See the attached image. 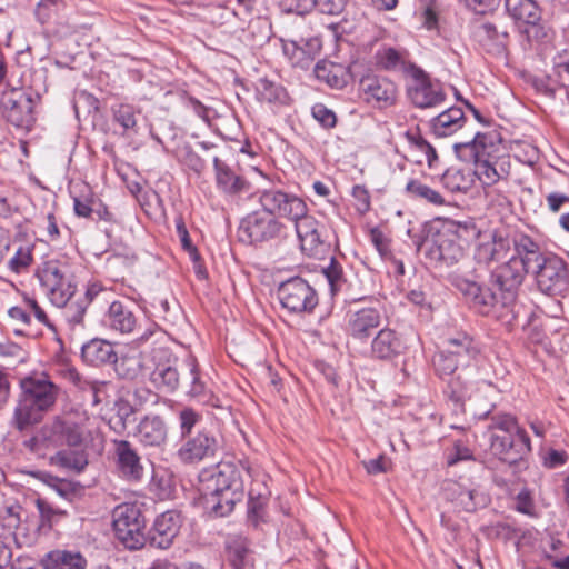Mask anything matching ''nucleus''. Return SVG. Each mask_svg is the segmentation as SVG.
I'll use <instances>...</instances> for the list:
<instances>
[{
	"mask_svg": "<svg viewBox=\"0 0 569 569\" xmlns=\"http://www.w3.org/2000/svg\"><path fill=\"white\" fill-rule=\"evenodd\" d=\"M241 471L244 470L232 462H220L213 469L200 472L199 491L206 507L217 516L229 515L234 505L242 500L244 479Z\"/></svg>",
	"mask_w": 569,
	"mask_h": 569,
	"instance_id": "nucleus-1",
	"label": "nucleus"
},
{
	"mask_svg": "<svg viewBox=\"0 0 569 569\" xmlns=\"http://www.w3.org/2000/svg\"><path fill=\"white\" fill-rule=\"evenodd\" d=\"M20 388L13 423L22 431L41 421L57 399V387L43 375H30L20 380Z\"/></svg>",
	"mask_w": 569,
	"mask_h": 569,
	"instance_id": "nucleus-2",
	"label": "nucleus"
},
{
	"mask_svg": "<svg viewBox=\"0 0 569 569\" xmlns=\"http://www.w3.org/2000/svg\"><path fill=\"white\" fill-rule=\"evenodd\" d=\"M492 148L491 137L479 132L471 141L455 144L456 153L461 160L473 162L472 176L477 177L483 187H492L506 174L503 170H498L497 161L492 160Z\"/></svg>",
	"mask_w": 569,
	"mask_h": 569,
	"instance_id": "nucleus-3",
	"label": "nucleus"
},
{
	"mask_svg": "<svg viewBox=\"0 0 569 569\" xmlns=\"http://www.w3.org/2000/svg\"><path fill=\"white\" fill-rule=\"evenodd\" d=\"M77 419L73 421V471H81L90 457L101 453L104 440L96 417L83 412L78 413Z\"/></svg>",
	"mask_w": 569,
	"mask_h": 569,
	"instance_id": "nucleus-4",
	"label": "nucleus"
},
{
	"mask_svg": "<svg viewBox=\"0 0 569 569\" xmlns=\"http://www.w3.org/2000/svg\"><path fill=\"white\" fill-rule=\"evenodd\" d=\"M470 232L467 224L447 221L427 240L428 256L431 260L452 264L463 256L462 240Z\"/></svg>",
	"mask_w": 569,
	"mask_h": 569,
	"instance_id": "nucleus-5",
	"label": "nucleus"
},
{
	"mask_svg": "<svg viewBox=\"0 0 569 569\" xmlns=\"http://www.w3.org/2000/svg\"><path fill=\"white\" fill-rule=\"evenodd\" d=\"M112 525L116 537L128 549H140L146 543L143 533L144 519L137 505L122 503L112 512Z\"/></svg>",
	"mask_w": 569,
	"mask_h": 569,
	"instance_id": "nucleus-6",
	"label": "nucleus"
},
{
	"mask_svg": "<svg viewBox=\"0 0 569 569\" xmlns=\"http://www.w3.org/2000/svg\"><path fill=\"white\" fill-rule=\"evenodd\" d=\"M407 74V94L417 108H435L446 100L442 84L438 80L431 79L421 68L409 64Z\"/></svg>",
	"mask_w": 569,
	"mask_h": 569,
	"instance_id": "nucleus-7",
	"label": "nucleus"
},
{
	"mask_svg": "<svg viewBox=\"0 0 569 569\" xmlns=\"http://www.w3.org/2000/svg\"><path fill=\"white\" fill-rule=\"evenodd\" d=\"M4 119L22 131H30L36 118L31 93L23 88H9L0 100Z\"/></svg>",
	"mask_w": 569,
	"mask_h": 569,
	"instance_id": "nucleus-8",
	"label": "nucleus"
},
{
	"mask_svg": "<svg viewBox=\"0 0 569 569\" xmlns=\"http://www.w3.org/2000/svg\"><path fill=\"white\" fill-rule=\"evenodd\" d=\"M258 201L271 216L291 222L308 211L307 203L300 197L276 188L259 191Z\"/></svg>",
	"mask_w": 569,
	"mask_h": 569,
	"instance_id": "nucleus-9",
	"label": "nucleus"
},
{
	"mask_svg": "<svg viewBox=\"0 0 569 569\" xmlns=\"http://www.w3.org/2000/svg\"><path fill=\"white\" fill-rule=\"evenodd\" d=\"M40 280L48 289L52 305L63 308L71 299V271L67 262L49 261L40 273Z\"/></svg>",
	"mask_w": 569,
	"mask_h": 569,
	"instance_id": "nucleus-10",
	"label": "nucleus"
},
{
	"mask_svg": "<svg viewBox=\"0 0 569 569\" xmlns=\"http://www.w3.org/2000/svg\"><path fill=\"white\" fill-rule=\"evenodd\" d=\"M281 306L292 313L310 312L318 303L313 288L302 278L282 282L278 289Z\"/></svg>",
	"mask_w": 569,
	"mask_h": 569,
	"instance_id": "nucleus-11",
	"label": "nucleus"
},
{
	"mask_svg": "<svg viewBox=\"0 0 569 569\" xmlns=\"http://www.w3.org/2000/svg\"><path fill=\"white\" fill-rule=\"evenodd\" d=\"M476 355L472 339L466 335L447 341V348L433 358V366L440 377H452L459 365H465Z\"/></svg>",
	"mask_w": 569,
	"mask_h": 569,
	"instance_id": "nucleus-12",
	"label": "nucleus"
},
{
	"mask_svg": "<svg viewBox=\"0 0 569 569\" xmlns=\"http://www.w3.org/2000/svg\"><path fill=\"white\" fill-rule=\"evenodd\" d=\"M528 272H531V268L522 261L521 257H511L492 272L496 284L503 292L502 307L508 308L512 306L516 300V290L520 287Z\"/></svg>",
	"mask_w": 569,
	"mask_h": 569,
	"instance_id": "nucleus-13",
	"label": "nucleus"
},
{
	"mask_svg": "<svg viewBox=\"0 0 569 569\" xmlns=\"http://www.w3.org/2000/svg\"><path fill=\"white\" fill-rule=\"evenodd\" d=\"M539 289L547 295H555L566 288L568 269L566 262L557 256H545L531 268Z\"/></svg>",
	"mask_w": 569,
	"mask_h": 569,
	"instance_id": "nucleus-14",
	"label": "nucleus"
},
{
	"mask_svg": "<svg viewBox=\"0 0 569 569\" xmlns=\"http://www.w3.org/2000/svg\"><path fill=\"white\" fill-rule=\"evenodd\" d=\"M240 230L251 243L269 241L286 233L287 227L267 211H254L248 214Z\"/></svg>",
	"mask_w": 569,
	"mask_h": 569,
	"instance_id": "nucleus-15",
	"label": "nucleus"
},
{
	"mask_svg": "<svg viewBox=\"0 0 569 569\" xmlns=\"http://www.w3.org/2000/svg\"><path fill=\"white\" fill-rule=\"evenodd\" d=\"M359 90L367 103L380 109L393 106L399 94L393 81L373 73L366 74L360 79Z\"/></svg>",
	"mask_w": 569,
	"mask_h": 569,
	"instance_id": "nucleus-16",
	"label": "nucleus"
},
{
	"mask_svg": "<svg viewBox=\"0 0 569 569\" xmlns=\"http://www.w3.org/2000/svg\"><path fill=\"white\" fill-rule=\"evenodd\" d=\"M247 478L251 479L249 488L248 518L252 525L258 526L264 520L266 507L270 491L267 487V475L251 465H242Z\"/></svg>",
	"mask_w": 569,
	"mask_h": 569,
	"instance_id": "nucleus-17",
	"label": "nucleus"
},
{
	"mask_svg": "<svg viewBox=\"0 0 569 569\" xmlns=\"http://www.w3.org/2000/svg\"><path fill=\"white\" fill-rule=\"evenodd\" d=\"M218 439L207 431H199L186 438L177 451L178 459L184 465H198L216 456Z\"/></svg>",
	"mask_w": 569,
	"mask_h": 569,
	"instance_id": "nucleus-18",
	"label": "nucleus"
},
{
	"mask_svg": "<svg viewBox=\"0 0 569 569\" xmlns=\"http://www.w3.org/2000/svg\"><path fill=\"white\" fill-rule=\"evenodd\" d=\"M491 452L500 460L513 463L521 456L530 451V439L527 432L516 433H492L490 436Z\"/></svg>",
	"mask_w": 569,
	"mask_h": 569,
	"instance_id": "nucleus-19",
	"label": "nucleus"
},
{
	"mask_svg": "<svg viewBox=\"0 0 569 569\" xmlns=\"http://www.w3.org/2000/svg\"><path fill=\"white\" fill-rule=\"evenodd\" d=\"M112 445L114 463L120 477L132 482L140 481L144 468L133 446L127 440H113Z\"/></svg>",
	"mask_w": 569,
	"mask_h": 569,
	"instance_id": "nucleus-20",
	"label": "nucleus"
},
{
	"mask_svg": "<svg viewBox=\"0 0 569 569\" xmlns=\"http://www.w3.org/2000/svg\"><path fill=\"white\" fill-rule=\"evenodd\" d=\"M182 525L181 516L169 510L158 516L149 530V542L158 549H168L177 538Z\"/></svg>",
	"mask_w": 569,
	"mask_h": 569,
	"instance_id": "nucleus-21",
	"label": "nucleus"
},
{
	"mask_svg": "<svg viewBox=\"0 0 569 569\" xmlns=\"http://www.w3.org/2000/svg\"><path fill=\"white\" fill-rule=\"evenodd\" d=\"M381 323V315L375 308H362L350 311L347 319V330L355 339H367L371 331Z\"/></svg>",
	"mask_w": 569,
	"mask_h": 569,
	"instance_id": "nucleus-22",
	"label": "nucleus"
},
{
	"mask_svg": "<svg viewBox=\"0 0 569 569\" xmlns=\"http://www.w3.org/2000/svg\"><path fill=\"white\" fill-rule=\"evenodd\" d=\"M459 289L467 298L471 308L481 315H489L499 305L496 293L476 282L463 280L459 284Z\"/></svg>",
	"mask_w": 569,
	"mask_h": 569,
	"instance_id": "nucleus-23",
	"label": "nucleus"
},
{
	"mask_svg": "<svg viewBox=\"0 0 569 569\" xmlns=\"http://www.w3.org/2000/svg\"><path fill=\"white\" fill-rule=\"evenodd\" d=\"M403 345L397 332L389 328L379 330L371 341V357L379 360H391L399 356Z\"/></svg>",
	"mask_w": 569,
	"mask_h": 569,
	"instance_id": "nucleus-24",
	"label": "nucleus"
},
{
	"mask_svg": "<svg viewBox=\"0 0 569 569\" xmlns=\"http://www.w3.org/2000/svg\"><path fill=\"white\" fill-rule=\"evenodd\" d=\"M106 323L117 332L131 333L137 327L138 318L130 305L113 301L106 315Z\"/></svg>",
	"mask_w": 569,
	"mask_h": 569,
	"instance_id": "nucleus-25",
	"label": "nucleus"
},
{
	"mask_svg": "<svg viewBox=\"0 0 569 569\" xmlns=\"http://www.w3.org/2000/svg\"><path fill=\"white\" fill-rule=\"evenodd\" d=\"M292 222L300 240L301 249L308 253H313L322 243L318 221L312 216H309L307 211L301 218Z\"/></svg>",
	"mask_w": 569,
	"mask_h": 569,
	"instance_id": "nucleus-26",
	"label": "nucleus"
},
{
	"mask_svg": "<svg viewBox=\"0 0 569 569\" xmlns=\"http://www.w3.org/2000/svg\"><path fill=\"white\" fill-rule=\"evenodd\" d=\"M181 377L183 382L188 386V393L192 398H197L201 401H209L211 397L210 390L207 388L206 382L202 380L199 372L197 360L189 356L184 359Z\"/></svg>",
	"mask_w": 569,
	"mask_h": 569,
	"instance_id": "nucleus-27",
	"label": "nucleus"
},
{
	"mask_svg": "<svg viewBox=\"0 0 569 569\" xmlns=\"http://www.w3.org/2000/svg\"><path fill=\"white\" fill-rule=\"evenodd\" d=\"M448 498H450L457 507L467 512L476 511L480 507H485L488 498L477 489L466 488L459 483L452 482L447 489Z\"/></svg>",
	"mask_w": 569,
	"mask_h": 569,
	"instance_id": "nucleus-28",
	"label": "nucleus"
},
{
	"mask_svg": "<svg viewBox=\"0 0 569 569\" xmlns=\"http://www.w3.org/2000/svg\"><path fill=\"white\" fill-rule=\"evenodd\" d=\"M466 122L462 109L451 107L431 120V129L437 137H449L462 129Z\"/></svg>",
	"mask_w": 569,
	"mask_h": 569,
	"instance_id": "nucleus-29",
	"label": "nucleus"
},
{
	"mask_svg": "<svg viewBox=\"0 0 569 569\" xmlns=\"http://www.w3.org/2000/svg\"><path fill=\"white\" fill-rule=\"evenodd\" d=\"M136 436L142 445L158 447L167 439V428L160 417L148 416L139 422Z\"/></svg>",
	"mask_w": 569,
	"mask_h": 569,
	"instance_id": "nucleus-30",
	"label": "nucleus"
},
{
	"mask_svg": "<svg viewBox=\"0 0 569 569\" xmlns=\"http://www.w3.org/2000/svg\"><path fill=\"white\" fill-rule=\"evenodd\" d=\"M216 182L220 190L228 194H238L248 189L247 181L236 174L220 158H213Z\"/></svg>",
	"mask_w": 569,
	"mask_h": 569,
	"instance_id": "nucleus-31",
	"label": "nucleus"
},
{
	"mask_svg": "<svg viewBox=\"0 0 569 569\" xmlns=\"http://www.w3.org/2000/svg\"><path fill=\"white\" fill-rule=\"evenodd\" d=\"M508 14L520 24L536 26L541 18L535 0H505Z\"/></svg>",
	"mask_w": 569,
	"mask_h": 569,
	"instance_id": "nucleus-32",
	"label": "nucleus"
},
{
	"mask_svg": "<svg viewBox=\"0 0 569 569\" xmlns=\"http://www.w3.org/2000/svg\"><path fill=\"white\" fill-rule=\"evenodd\" d=\"M315 74L318 80L326 82L331 88H343L350 78L346 67L330 61H320L315 66Z\"/></svg>",
	"mask_w": 569,
	"mask_h": 569,
	"instance_id": "nucleus-33",
	"label": "nucleus"
},
{
	"mask_svg": "<svg viewBox=\"0 0 569 569\" xmlns=\"http://www.w3.org/2000/svg\"><path fill=\"white\" fill-rule=\"evenodd\" d=\"M81 357L86 362L94 366L117 360L112 345L101 339H92L83 345Z\"/></svg>",
	"mask_w": 569,
	"mask_h": 569,
	"instance_id": "nucleus-34",
	"label": "nucleus"
},
{
	"mask_svg": "<svg viewBox=\"0 0 569 569\" xmlns=\"http://www.w3.org/2000/svg\"><path fill=\"white\" fill-rule=\"evenodd\" d=\"M181 373L177 368L162 363L158 365L150 375L152 385L164 392H172L179 386Z\"/></svg>",
	"mask_w": 569,
	"mask_h": 569,
	"instance_id": "nucleus-35",
	"label": "nucleus"
},
{
	"mask_svg": "<svg viewBox=\"0 0 569 569\" xmlns=\"http://www.w3.org/2000/svg\"><path fill=\"white\" fill-rule=\"evenodd\" d=\"M318 46V40H310L306 43V49L298 41L295 40H286L283 41V52L284 54L292 61L293 66H298L302 69H307L312 63L311 49Z\"/></svg>",
	"mask_w": 569,
	"mask_h": 569,
	"instance_id": "nucleus-36",
	"label": "nucleus"
},
{
	"mask_svg": "<svg viewBox=\"0 0 569 569\" xmlns=\"http://www.w3.org/2000/svg\"><path fill=\"white\" fill-rule=\"evenodd\" d=\"M509 249V243L502 238H491L481 242L476 250V259L481 263H489L503 258Z\"/></svg>",
	"mask_w": 569,
	"mask_h": 569,
	"instance_id": "nucleus-37",
	"label": "nucleus"
},
{
	"mask_svg": "<svg viewBox=\"0 0 569 569\" xmlns=\"http://www.w3.org/2000/svg\"><path fill=\"white\" fill-rule=\"evenodd\" d=\"M443 187L451 192H467L473 183V176L470 171L451 167L441 177Z\"/></svg>",
	"mask_w": 569,
	"mask_h": 569,
	"instance_id": "nucleus-38",
	"label": "nucleus"
},
{
	"mask_svg": "<svg viewBox=\"0 0 569 569\" xmlns=\"http://www.w3.org/2000/svg\"><path fill=\"white\" fill-rule=\"evenodd\" d=\"M472 387L462 373L452 376L447 381L446 395L458 407L462 408L467 400L472 399Z\"/></svg>",
	"mask_w": 569,
	"mask_h": 569,
	"instance_id": "nucleus-39",
	"label": "nucleus"
},
{
	"mask_svg": "<svg viewBox=\"0 0 569 569\" xmlns=\"http://www.w3.org/2000/svg\"><path fill=\"white\" fill-rule=\"evenodd\" d=\"M259 101L269 104H284L288 101L286 89L277 82L268 79H260L256 86Z\"/></svg>",
	"mask_w": 569,
	"mask_h": 569,
	"instance_id": "nucleus-40",
	"label": "nucleus"
},
{
	"mask_svg": "<svg viewBox=\"0 0 569 569\" xmlns=\"http://www.w3.org/2000/svg\"><path fill=\"white\" fill-rule=\"evenodd\" d=\"M134 412L133 407L123 398L113 401L111 413L107 417L109 427L117 433H122L127 428V420Z\"/></svg>",
	"mask_w": 569,
	"mask_h": 569,
	"instance_id": "nucleus-41",
	"label": "nucleus"
},
{
	"mask_svg": "<svg viewBox=\"0 0 569 569\" xmlns=\"http://www.w3.org/2000/svg\"><path fill=\"white\" fill-rule=\"evenodd\" d=\"M377 63L386 70H406L409 66H406L407 52L397 50L395 48H382L377 54Z\"/></svg>",
	"mask_w": 569,
	"mask_h": 569,
	"instance_id": "nucleus-42",
	"label": "nucleus"
},
{
	"mask_svg": "<svg viewBox=\"0 0 569 569\" xmlns=\"http://www.w3.org/2000/svg\"><path fill=\"white\" fill-rule=\"evenodd\" d=\"M73 209L78 217L93 218V214H96L98 219H101L106 211L100 200L94 198L91 191L87 196L73 198Z\"/></svg>",
	"mask_w": 569,
	"mask_h": 569,
	"instance_id": "nucleus-43",
	"label": "nucleus"
},
{
	"mask_svg": "<svg viewBox=\"0 0 569 569\" xmlns=\"http://www.w3.org/2000/svg\"><path fill=\"white\" fill-rule=\"evenodd\" d=\"M515 257H521L522 261L530 268H533L545 256L539 251V246L527 236L519 237L516 242Z\"/></svg>",
	"mask_w": 569,
	"mask_h": 569,
	"instance_id": "nucleus-44",
	"label": "nucleus"
},
{
	"mask_svg": "<svg viewBox=\"0 0 569 569\" xmlns=\"http://www.w3.org/2000/svg\"><path fill=\"white\" fill-rule=\"evenodd\" d=\"M406 191L410 197L425 200L435 206H442L445 203L443 197L437 190L419 180H410L406 186Z\"/></svg>",
	"mask_w": 569,
	"mask_h": 569,
	"instance_id": "nucleus-45",
	"label": "nucleus"
},
{
	"mask_svg": "<svg viewBox=\"0 0 569 569\" xmlns=\"http://www.w3.org/2000/svg\"><path fill=\"white\" fill-rule=\"evenodd\" d=\"M228 559L232 569H246L250 565L249 549L242 539L228 542Z\"/></svg>",
	"mask_w": 569,
	"mask_h": 569,
	"instance_id": "nucleus-46",
	"label": "nucleus"
},
{
	"mask_svg": "<svg viewBox=\"0 0 569 569\" xmlns=\"http://www.w3.org/2000/svg\"><path fill=\"white\" fill-rule=\"evenodd\" d=\"M406 139L408 140L411 148L420 152L429 168H433L438 162V156L435 148L426 141L418 131L406 132Z\"/></svg>",
	"mask_w": 569,
	"mask_h": 569,
	"instance_id": "nucleus-47",
	"label": "nucleus"
},
{
	"mask_svg": "<svg viewBox=\"0 0 569 569\" xmlns=\"http://www.w3.org/2000/svg\"><path fill=\"white\" fill-rule=\"evenodd\" d=\"M406 139L408 140L411 148L420 152L429 168H433L438 162V156L435 148L426 141L418 131L406 132Z\"/></svg>",
	"mask_w": 569,
	"mask_h": 569,
	"instance_id": "nucleus-48",
	"label": "nucleus"
},
{
	"mask_svg": "<svg viewBox=\"0 0 569 569\" xmlns=\"http://www.w3.org/2000/svg\"><path fill=\"white\" fill-rule=\"evenodd\" d=\"M406 139L408 140L411 148L420 152L429 168H433L438 162V156L435 148L426 141L418 131L406 132Z\"/></svg>",
	"mask_w": 569,
	"mask_h": 569,
	"instance_id": "nucleus-49",
	"label": "nucleus"
},
{
	"mask_svg": "<svg viewBox=\"0 0 569 569\" xmlns=\"http://www.w3.org/2000/svg\"><path fill=\"white\" fill-rule=\"evenodd\" d=\"M113 386L107 382L99 385L84 383L79 386L77 392L80 393L78 397L82 400V405L90 403L96 406L103 401V397Z\"/></svg>",
	"mask_w": 569,
	"mask_h": 569,
	"instance_id": "nucleus-50",
	"label": "nucleus"
},
{
	"mask_svg": "<svg viewBox=\"0 0 569 569\" xmlns=\"http://www.w3.org/2000/svg\"><path fill=\"white\" fill-rule=\"evenodd\" d=\"M488 431L490 436L492 433H516V436L520 432H526L522 428L519 427L517 419L511 415H496L491 418L490 425L488 426Z\"/></svg>",
	"mask_w": 569,
	"mask_h": 569,
	"instance_id": "nucleus-51",
	"label": "nucleus"
},
{
	"mask_svg": "<svg viewBox=\"0 0 569 569\" xmlns=\"http://www.w3.org/2000/svg\"><path fill=\"white\" fill-rule=\"evenodd\" d=\"M42 569H71V551L52 550L40 560Z\"/></svg>",
	"mask_w": 569,
	"mask_h": 569,
	"instance_id": "nucleus-52",
	"label": "nucleus"
},
{
	"mask_svg": "<svg viewBox=\"0 0 569 569\" xmlns=\"http://www.w3.org/2000/svg\"><path fill=\"white\" fill-rule=\"evenodd\" d=\"M475 460L472 450L462 440L453 442L452 447L446 451V461L448 466H455L461 461Z\"/></svg>",
	"mask_w": 569,
	"mask_h": 569,
	"instance_id": "nucleus-53",
	"label": "nucleus"
},
{
	"mask_svg": "<svg viewBox=\"0 0 569 569\" xmlns=\"http://www.w3.org/2000/svg\"><path fill=\"white\" fill-rule=\"evenodd\" d=\"M113 118L124 130L134 129L137 126L136 111L130 104H119L114 108Z\"/></svg>",
	"mask_w": 569,
	"mask_h": 569,
	"instance_id": "nucleus-54",
	"label": "nucleus"
},
{
	"mask_svg": "<svg viewBox=\"0 0 569 569\" xmlns=\"http://www.w3.org/2000/svg\"><path fill=\"white\" fill-rule=\"evenodd\" d=\"M32 262V249L30 247H20L14 256L9 260V268L16 273L26 270Z\"/></svg>",
	"mask_w": 569,
	"mask_h": 569,
	"instance_id": "nucleus-55",
	"label": "nucleus"
},
{
	"mask_svg": "<svg viewBox=\"0 0 569 569\" xmlns=\"http://www.w3.org/2000/svg\"><path fill=\"white\" fill-rule=\"evenodd\" d=\"M553 69L562 86L569 84V51L563 50L553 58Z\"/></svg>",
	"mask_w": 569,
	"mask_h": 569,
	"instance_id": "nucleus-56",
	"label": "nucleus"
},
{
	"mask_svg": "<svg viewBox=\"0 0 569 569\" xmlns=\"http://www.w3.org/2000/svg\"><path fill=\"white\" fill-rule=\"evenodd\" d=\"M176 229H177V234H178V237L180 239L182 248L186 251H188V253L190 254V258L194 262H197L198 259H199L198 250L192 244V242L190 240V237H189V232H188V230L186 228V224H184V222H183V220L181 218L176 220Z\"/></svg>",
	"mask_w": 569,
	"mask_h": 569,
	"instance_id": "nucleus-57",
	"label": "nucleus"
},
{
	"mask_svg": "<svg viewBox=\"0 0 569 569\" xmlns=\"http://www.w3.org/2000/svg\"><path fill=\"white\" fill-rule=\"evenodd\" d=\"M201 416L191 408H184L179 413L181 435L186 437L200 420Z\"/></svg>",
	"mask_w": 569,
	"mask_h": 569,
	"instance_id": "nucleus-58",
	"label": "nucleus"
},
{
	"mask_svg": "<svg viewBox=\"0 0 569 569\" xmlns=\"http://www.w3.org/2000/svg\"><path fill=\"white\" fill-rule=\"evenodd\" d=\"M313 118L325 128H332L336 124V114L325 104L317 103L312 107Z\"/></svg>",
	"mask_w": 569,
	"mask_h": 569,
	"instance_id": "nucleus-59",
	"label": "nucleus"
},
{
	"mask_svg": "<svg viewBox=\"0 0 569 569\" xmlns=\"http://www.w3.org/2000/svg\"><path fill=\"white\" fill-rule=\"evenodd\" d=\"M352 197L356 200V209L360 213H366L370 209V194L369 191L360 184L352 188Z\"/></svg>",
	"mask_w": 569,
	"mask_h": 569,
	"instance_id": "nucleus-60",
	"label": "nucleus"
},
{
	"mask_svg": "<svg viewBox=\"0 0 569 569\" xmlns=\"http://www.w3.org/2000/svg\"><path fill=\"white\" fill-rule=\"evenodd\" d=\"M100 292V287L97 284L88 286L82 290L81 297L77 300L78 315L81 316L87 307L92 302V300Z\"/></svg>",
	"mask_w": 569,
	"mask_h": 569,
	"instance_id": "nucleus-61",
	"label": "nucleus"
},
{
	"mask_svg": "<svg viewBox=\"0 0 569 569\" xmlns=\"http://www.w3.org/2000/svg\"><path fill=\"white\" fill-rule=\"evenodd\" d=\"M346 6V0H317L315 8L325 14H339Z\"/></svg>",
	"mask_w": 569,
	"mask_h": 569,
	"instance_id": "nucleus-62",
	"label": "nucleus"
},
{
	"mask_svg": "<svg viewBox=\"0 0 569 569\" xmlns=\"http://www.w3.org/2000/svg\"><path fill=\"white\" fill-rule=\"evenodd\" d=\"M469 9L479 14L495 10L500 0H461Z\"/></svg>",
	"mask_w": 569,
	"mask_h": 569,
	"instance_id": "nucleus-63",
	"label": "nucleus"
},
{
	"mask_svg": "<svg viewBox=\"0 0 569 569\" xmlns=\"http://www.w3.org/2000/svg\"><path fill=\"white\" fill-rule=\"evenodd\" d=\"M421 22L428 30H435L438 28V10L435 2H430L426 6L421 12Z\"/></svg>",
	"mask_w": 569,
	"mask_h": 569,
	"instance_id": "nucleus-64",
	"label": "nucleus"
}]
</instances>
